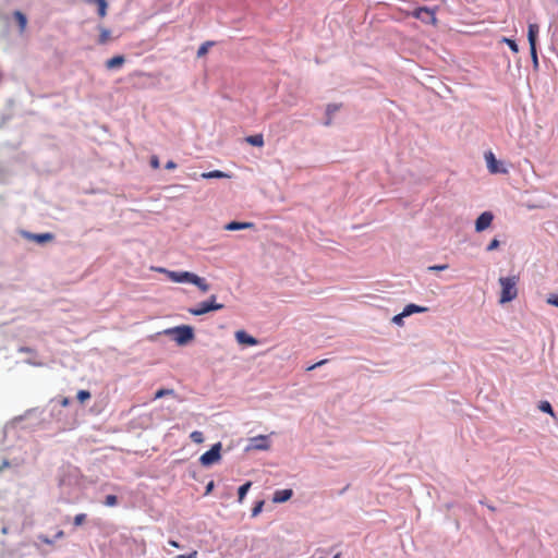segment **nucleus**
Wrapping results in <instances>:
<instances>
[{
  "label": "nucleus",
  "mask_w": 558,
  "mask_h": 558,
  "mask_svg": "<svg viewBox=\"0 0 558 558\" xmlns=\"http://www.w3.org/2000/svg\"><path fill=\"white\" fill-rule=\"evenodd\" d=\"M494 219V215L490 211L482 213L475 221V230L482 232L487 229Z\"/></svg>",
  "instance_id": "6e6552de"
},
{
  "label": "nucleus",
  "mask_w": 558,
  "mask_h": 558,
  "mask_svg": "<svg viewBox=\"0 0 558 558\" xmlns=\"http://www.w3.org/2000/svg\"><path fill=\"white\" fill-rule=\"evenodd\" d=\"M92 397L90 392L88 390H80L76 395V398L78 402L84 403L87 400H89Z\"/></svg>",
  "instance_id": "393cba45"
},
{
  "label": "nucleus",
  "mask_w": 558,
  "mask_h": 558,
  "mask_svg": "<svg viewBox=\"0 0 558 558\" xmlns=\"http://www.w3.org/2000/svg\"><path fill=\"white\" fill-rule=\"evenodd\" d=\"M86 520V514L85 513H78L74 517V525L75 526H80L82 525Z\"/></svg>",
  "instance_id": "2f4dec72"
},
{
  "label": "nucleus",
  "mask_w": 558,
  "mask_h": 558,
  "mask_svg": "<svg viewBox=\"0 0 558 558\" xmlns=\"http://www.w3.org/2000/svg\"><path fill=\"white\" fill-rule=\"evenodd\" d=\"M223 308V304L217 302V296L211 294L208 300L198 303L195 307H191L187 312L194 316H202L213 311Z\"/></svg>",
  "instance_id": "f03ea898"
},
{
  "label": "nucleus",
  "mask_w": 558,
  "mask_h": 558,
  "mask_svg": "<svg viewBox=\"0 0 558 558\" xmlns=\"http://www.w3.org/2000/svg\"><path fill=\"white\" fill-rule=\"evenodd\" d=\"M427 308L426 307H422V306H418V305H415V304H408L404 308H403V315H411L413 313H424L426 312Z\"/></svg>",
  "instance_id": "a211bd4d"
},
{
  "label": "nucleus",
  "mask_w": 558,
  "mask_h": 558,
  "mask_svg": "<svg viewBox=\"0 0 558 558\" xmlns=\"http://www.w3.org/2000/svg\"><path fill=\"white\" fill-rule=\"evenodd\" d=\"M518 282L519 276L500 277L499 283L501 287V293L499 302L501 304L511 302L518 296Z\"/></svg>",
  "instance_id": "f257e3e1"
},
{
  "label": "nucleus",
  "mask_w": 558,
  "mask_h": 558,
  "mask_svg": "<svg viewBox=\"0 0 558 558\" xmlns=\"http://www.w3.org/2000/svg\"><path fill=\"white\" fill-rule=\"evenodd\" d=\"M413 16L426 24H437L436 11L426 7L417 8L416 10H414Z\"/></svg>",
  "instance_id": "423d86ee"
},
{
  "label": "nucleus",
  "mask_w": 558,
  "mask_h": 558,
  "mask_svg": "<svg viewBox=\"0 0 558 558\" xmlns=\"http://www.w3.org/2000/svg\"><path fill=\"white\" fill-rule=\"evenodd\" d=\"M192 284L196 286L204 293H206L210 289L209 283L204 278L198 277L197 275L195 276Z\"/></svg>",
  "instance_id": "f3484780"
},
{
  "label": "nucleus",
  "mask_w": 558,
  "mask_h": 558,
  "mask_svg": "<svg viewBox=\"0 0 558 558\" xmlns=\"http://www.w3.org/2000/svg\"><path fill=\"white\" fill-rule=\"evenodd\" d=\"M190 438L195 444H202L204 441V435L199 430L192 432Z\"/></svg>",
  "instance_id": "b1692460"
},
{
  "label": "nucleus",
  "mask_w": 558,
  "mask_h": 558,
  "mask_svg": "<svg viewBox=\"0 0 558 558\" xmlns=\"http://www.w3.org/2000/svg\"><path fill=\"white\" fill-rule=\"evenodd\" d=\"M158 271L166 274L167 277L172 282H177V283H192L196 276L195 274L190 272V271H172V270H168L165 268H158Z\"/></svg>",
  "instance_id": "39448f33"
},
{
  "label": "nucleus",
  "mask_w": 558,
  "mask_h": 558,
  "mask_svg": "<svg viewBox=\"0 0 558 558\" xmlns=\"http://www.w3.org/2000/svg\"><path fill=\"white\" fill-rule=\"evenodd\" d=\"M53 234L52 233H39V234H34L33 235V239L37 242V243H46V242H50L53 240Z\"/></svg>",
  "instance_id": "412c9836"
},
{
  "label": "nucleus",
  "mask_w": 558,
  "mask_h": 558,
  "mask_svg": "<svg viewBox=\"0 0 558 558\" xmlns=\"http://www.w3.org/2000/svg\"><path fill=\"white\" fill-rule=\"evenodd\" d=\"M198 553L196 550H193L190 554L186 555H178L177 558H197Z\"/></svg>",
  "instance_id": "4c0bfd02"
},
{
  "label": "nucleus",
  "mask_w": 558,
  "mask_h": 558,
  "mask_svg": "<svg viewBox=\"0 0 558 558\" xmlns=\"http://www.w3.org/2000/svg\"><path fill=\"white\" fill-rule=\"evenodd\" d=\"M405 316H407V315H403V312H402V313H400V314H398V315L393 316L392 322H393L395 324L401 325V324H402V322H403V317H405Z\"/></svg>",
  "instance_id": "e433bc0d"
},
{
  "label": "nucleus",
  "mask_w": 558,
  "mask_h": 558,
  "mask_svg": "<svg viewBox=\"0 0 558 558\" xmlns=\"http://www.w3.org/2000/svg\"><path fill=\"white\" fill-rule=\"evenodd\" d=\"M448 268V265L447 264H444V265H434V266H429L428 267V270L430 271H440V270H446Z\"/></svg>",
  "instance_id": "72a5a7b5"
},
{
  "label": "nucleus",
  "mask_w": 558,
  "mask_h": 558,
  "mask_svg": "<svg viewBox=\"0 0 558 558\" xmlns=\"http://www.w3.org/2000/svg\"><path fill=\"white\" fill-rule=\"evenodd\" d=\"M214 45L213 41H205L204 44H202L197 50V57L201 58V57H204L207 52H208V49Z\"/></svg>",
  "instance_id": "4be33fe9"
},
{
  "label": "nucleus",
  "mask_w": 558,
  "mask_h": 558,
  "mask_svg": "<svg viewBox=\"0 0 558 558\" xmlns=\"http://www.w3.org/2000/svg\"><path fill=\"white\" fill-rule=\"evenodd\" d=\"M530 50H531V57H532L533 63L535 65H537L538 59H537L536 46L530 47Z\"/></svg>",
  "instance_id": "f704fd0d"
},
{
  "label": "nucleus",
  "mask_w": 558,
  "mask_h": 558,
  "mask_svg": "<svg viewBox=\"0 0 558 558\" xmlns=\"http://www.w3.org/2000/svg\"><path fill=\"white\" fill-rule=\"evenodd\" d=\"M255 225L253 222H239V221H231L225 226V229L228 231H236V230H244V229H253Z\"/></svg>",
  "instance_id": "9b49d317"
},
{
  "label": "nucleus",
  "mask_w": 558,
  "mask_h": 558,
  "mask_svg": "<svg viewBox=\"0 0 558 558\" xmlns=\"http://www.w3.org/2000/svg\"><path fill=\"white\" fill-rule=\"evenodd\" d=\"M499 246V241L497 239H493L487 246V251H494Z\"/></svg>",
  "instance_id": "c9c22d12"
},
{
  "label": "nucleus",
  "mask_w": 558,
  "mask_h": 558,
  "mask_svg": "<svg viewBox=\"0 0 558 558\" xmlns=\"http://www.w3.org/2000/svg\"><path fill=\"white\" fill-rule=\"evenodd\" d=\"M270 448V441L268 436L258 435L250 438V444L246 447V451L250 450H268Z\"/></svg>",
  "instance_id": "0eeeda50"
},
{
  "label": "nucleus",
  "mask_w": 558,
  "mask_h": 558,
  "mask_svg": "<svg viewBox=\"0 0 558 558\" xmlns=\"http://www.w3.org/2000/svg\"><path fill=\"white\" fill-rule=\"evenodd\" d=\"M97 5H98V14H99V16L100 17H105L106 14H107V7H108L107 1L104 0L100 3H98Z\"/></svg>",
  "instance_id": "bb28decb"
},
{
  "label": "nucleus",
  "mask_w": 558,
  "mask_h": 558,
  "mask_svg": "<svg viewBox=\"0 0 558 558\" xmlns=\"http://www.w3.org/2000/svg\"><path fill=\"white\" fill-rule=\"evenodd\" d=\"M538 408L541 411L554 415L553 407L548 401H542Z\"/></svg>",
  "instance_id": "a878e982"
},
{
  "label": "nucleus",
  "mask_w": 558,
  "mask_h": 558,
  "mask_svg": "<svg viewBox=\"0 0 558 558\" xmlns=\"http://www.w3.org/2000/svg\"><path fill=\"white\" fill-rule=\"evenodd\" d=\"M111 38V32L108 28L99 27V38L98 43L100 45L107 44Z\"/></svg>",
  "instance_id": "aec40b11"
},
{
  "label": "nucleus",
  "mask_w": 558,
  "mask_h": 558,
  "mask_svg": "<svg viewBox=\"0 0 558 558\" xmlns=\"http://www.w3.org/2000/svg\"><path fill=\"white\" fill-rule=\"evenodd\" d=\"M13 15L19 24L20 32L23 33L27 25L26 16L21 11H15Z\"/></svg>",
  "instance_id": "6ab92c4d"
},
{
  "label": "nucleus",
  "mask_w": 558,
  "mask_h": 558,
  "mask_svg": "<svg viewBox=\"0 0 558 558\" xmlns=\"http://www.w3.org/2000/svg\"><path fill=\"white\" fill-rule=\"evenodd\" d=\"M134 75H137V76H147V77H150L151 75L149 73H145V72H142V71H136L134 73Z\"/></svg>",
  "instance_id": "a18cd8bd"
},
{
  "label": "nucleus",
  "mask_w": 558,
  "mask_h": 558,
  "mask_svg": "<svg viewBox=\"0 0 558 558\" xmlns=\"http://www.w3.org/2000/svg\"><path fill=\"white\" fill-rule=\"evenodd\" d=\"M231 175L222 172L220 170H213L209 172L202 173V178L204 179H222V178H230Z\"/></svg>",
  "instance_id": "dca6fc26"
},
{
  "label": "nucleus",
  "mask_w": 558,
  "mask_h": 558,
  "mask_svg": "<svg viewBox=\"0 0 558 558\" xmlns=\"http://www.w3.org/2000/svg\"><path fill=\"white\" fill-rule=\"evenodd\" d=\"M508 46L509 48L514 52H519V47L517 45V43L513 40V39H510V38H504L502 39Z\"/></svg>",
  "instance_id": "c756f323"
},
{
  "label": "nucleus",
  "mask_w": 558,
  "mask_h": 558,
  "mask_svg": "<svg viewBox=\"0 0 558 558\" xmlns=\"http://www.w3.org/2000/svg\"><path fill=\"white\" fill-rule=\"evenodd\" d=\"M150 166H151V168H154V169H158V168H159V159H158V157H157V156H153V157L150 158Z\"/></svg>",
  "instance_id": "58836bf2"
},
{
  "label": "nucleus",
  "mask_w": 558,
  "mask_h": 558,
  "mask_svg": "<svg viewBox=\"0 0 558 558\" xmlns=\"http://www.w3.org/2000/svg\"><path fill=\"white\" fill-rule=\"evenodd\" d=\"M174 391L172 389H159L155 393V399H160L165 396L173 395Z\"/></svg>",
  "instance_id": "cd10ccee"
},
{
  "label": "nucleus",
  "mask_w": 558,
  "mask_h": 558,
  "mask_svg": "<svg viewBox=\"0 0 558 558\" xmlns=\"http://www.w3.org/2000/svg\"><path fill=\"white\" fill-rule=\"evenodd\" d=\"M64 536V532L62 530H60L57 534H56V538H62Z\"/></svg>",
  "instance_id": "09e8293b"
},
{
  "label": "nucleus",
  "mask_w": 558,
  "mask_h": 558,
  "mask_svg": "<svg viewBox=\"0 0 558 558\" xmlns=\"http://www.w3.org/2000/svg\"><path fill=\"white\" fill-rule=\"evenodd\" d=\"M169 545H171L172 547H175V548H180V544L177 542V541H173V539H169Z\"/></svg>",
  "instance_id": "49530a36"
},
{
  "label": "nucleus",
  "mask_w": 558,
  "mask_h": 558,
  "mask_svg": "<svg viewBox=\"0 0 558 558\" xmlns=\"http://www.w3.org/2000/svg\"><path fill=\"white\" fill-rule=\"evenodd\" d=\"M213 487H214V483H213V482H210V483L207 485V487H206V493L208 494V493L213 489Z\"/></svg>",
  "instance_id": "de8ad7c7"
},
{
  "label": "nucleus",
  "mask_w": 558,
  "mask_h": 558,
  "mask_svg": "<svg viewBox=\"0 0 558 558\" xmlns=\"http://www.w3.org/2000/svg\"><path fill=\"white\" fill-rule=\"evenodd\" d=\"M252 483L251 482H246L245 484H243L242 486H240L239 488V502H242L246 493L248 492L250 487H251Z\"/></svg>",
  "instance_id": "5701e85b"
},
{
  "label": "nucleus",
  "mask_w": 558,
  "mask_h": 558,
  "mask_svg": "<svg viewBox=\"0 0 558 558\" xmlns=\"http://www.w3.org/2000/svg\"><path fill=\"white\" fill-rule=\"evenodd\" d=\"M487 168L490 173H506L507 170L500 167L499 161L496 160L495 155L492 151L485 154Z\"/></svg>",
  "instance_id": "1a4fd4ad"
},
{
  "label": "nucleus",
  "mask_w": 558,
  "mask_h": 558,
  "mask_svg": "<svg viewBox=\"0 0 558 558\" xmlns=\"http://www.w3.org/2000/svg\"><path fill=\"white\" fill-rule=\"evenodd\" d=\"M235 339L240 344L256 345L257 339L245 332L244 330H238L235 332Z\"/></svg>",
  "instance_id": "9d476101"
},
{
  "label": "nucleus",
  "mask_w": 558,
  "mask_h": 558,
  "mask_svg": "<svg viewBox=\"0 0 558 558\" xmlns=\"http://www.w3.org/2000/svg\"><path fill=\"white\" fill-rule=\"evenodd\" d=\"M326 362H327V360H322V361H319V362L315 363L314 365L308 366V367H307V371H312V369H314V368H316V367H318V366H322V365H324Z\"/></svg>",
  "instance_id": "a19ab883"
},
{
  "label": "nucleus",
  "mask_w": 558,
  "mask_h": 558,
  "mask_svg": "<svg viewBox=\"0 0 558 558\" xmlns=\"http://www.w3.org/2000/svg\"><path fill=\"white\" fill-rule=\"evenodd\" d=\"M263 507H264V501L263 500L256 502L255 506L252 509V517H257L262 512Z\"/></svg>",
  "instance_id": "c85d7f7f"
},
{
  "label": "nucleus",
  "mask_w": 558,
  "mask_h": 558,
  "mask_svg": "<svg viewBox=\"0 0 558 558\" xmlns=\"http://www.w3.org/2000/svg\"><path fill=\"white\" fill-rule=\"evenodd\" d=\"M338 109H339L338 105H328L327 106V113L331 114V113L336 112Z\"/></svg>",
  "instance_id": "ea45409f"
},
{
  "label": "nucleus",
  "mask_w": 558,
  "mask_h": 558,
  "mask_svg": "<svg viewBox=\"0 0 558 558\" xmlns=\"http://www.w3.org/2000/svg\"><path fill=\"white\" fill-rule=\"evenodd\" d=\"M221 442L215 444L208 451L203 453L199 458V462L204 466H210L221 459Z\"/></svg>",
  "instance_id": "20e7f679"
},
{
  "label": "nucleus",
  "mask_w": 558,
  "mask_h": 558,
  "mask_svg": "<svg viewBox=\"0 0 558 558\" xmlns=\"http://www.w3.org/2000/svg\"><path fill=\"white\" fill-rule=\"evenodd\" d=\"M246 143L256 147L264 146V136L263 134L250 135L245 138Z\"/></svg>",
  "instance_id": "2eb2a0df"
},
{
  "label": "nucleus",
  "mask_w": 558,
  "mask_h": 558,
  "mask_svg": "<svg viewBox=\"0 0 558 558\" xmlns=\"http://www.w3.org/2000/svg\"><path fill=\"white\" fill-rule=\"evenodd\" d=\"M177 168V163L172 160H169L167 163H166V169L168 170H172V169H175Z\"/></svg>",
  "instance_id": "37998d69"
},
{
  "label": "nucleus",
  "mask_w": 558,
  "mask_h": 558,
  "mask_svg": "<svg viewBox=\"0 0 558 558\" xmlns=\"http://www.w3.org/2000/svg\"><path fill=\"white\" fill-rule=\"evenodd\" d=\"M546 302L549 304V305H554L556 307H558V292L557 293H553L550 294Z\"/></svg>",
  "instance_id": "473e14b6"
},
{
  "label": "nucleus",
  "mask_w": 558,
  "mask_h": 558,
  "mask_svg": "<svg viewBox=\"0 0 558 558\" xmlns=\"http://www.w3.org/2000/svg\"><path fill=\"white\" fill-rule=\"evenodd\" d=\"M60 404H61L62 407H64V408H65V407H68V405L70 404V399H69V398H66V397L62 398V399L60 400Z\"/></svg>",
  "instance_id": "c03bdc74"
},
{
  "label": "nucleus",
  "mask_w": 558,
  "mask_h": 558,
  "mask_svg": "<svg viewBox=\"0 0 558 558\" xmlns=\"http://www.w3.org/2000/svg\"><path fill=\"white\" fill-rule=\"evenodd\" d=\"M291 496H292L291 489L277 490L274 494L272 501L274 502H284V501L289 500L291 498Z\"/></svg>",
  "instance_id": "f8f14e48"
},
{
  "label": "nucleus",
  "mask_w": 558,
  "mask_h": 558,
  "mask_svg": "<svg viewBox=\"0 0 558 558\" xmlns=\"http://www.w3.org/2000/svg\"><path fill=\"white\" fill-rule=\"evenodd\" d=\"M39 539H40L43 543L47 544V545H52V543H53V541H52V539H50L49 537H47V536H45V535H40V536H39Z\"/></svg>",
  "instance_id": "79ce46f5"
},
{
  "label": "nucleus",
  "mask_w": 558,
  "mask_h": 558,
  "mask_svg": "<svg viewBox=\"0 0 558 558\" xmlns=\"http://www.w3.org/2000/svg\"><path fill=\"white\" fill-rule=\"evenodd\" d=\"M539 32V27L537 24H530L527 31V39L530 47L536 46V38Z\"/></svg>",
  "instance_id": "ddd939ff"
},
{
  "label": "nucleus",
  "mask_w": 558,
  "mask_h": 558,
  "mask_svg": "<svg viewBox=\"0 0 558 558\" xmlns=\"http://www.w3.org/2000/svg\"><path fill=\"white\" fill-rule=\"evenodd\" d=\"M167 335L173 336V340L179 345H184L194 339V330L191 326L182 325L166 330Z\"/></svg>",
  "instance_id": "7ed1b4c3"
},
{
  "label": "nucleus",
  "mask_w": 558,
  "mask_h": 558,
  "mask_svg": "<svg viewBox=\"0 0 558 558\" xmlns=\"http://www.w3.org/2000/svg\"><path fill=\"white\" fill-rule=\"evenodd\" d=\"M118 502V498L117 496L114 495H108L106 496V499H105V505L108 506V507H113L116 506Z\"/></svg>",
  "instance_id": "7c9ffc66"
},
{
  "label": "nucleus",
  "mask_w": 558,
  "mask_h": 558,
  "mask_svg": "<svg viewBox=\"0 0 558 558\" xmlns=\"http://www.w3.org/2000/svg\"><path fill=\"white\" fill-rule=\"evenodd\" d=\"M124 62L125 59L123 56H114L106 61V68L109 70L120 68Z\"/></svg>",
  "instance_id": "4468645a"
}]
</instances>
